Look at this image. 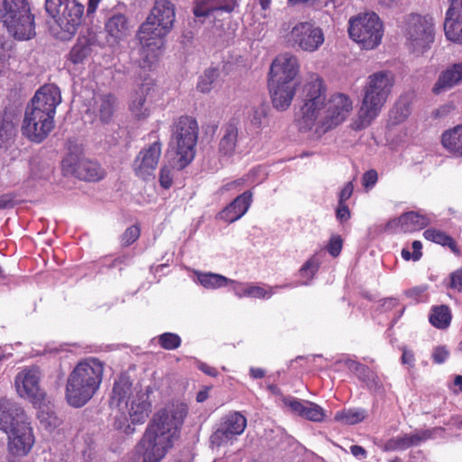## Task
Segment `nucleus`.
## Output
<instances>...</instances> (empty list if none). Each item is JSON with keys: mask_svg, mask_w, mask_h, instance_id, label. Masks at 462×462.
Wrapping results in <instances>:
<instances>
[{"mask_svg": "<svg viewBox=\"0 0 462 462\" xmlns=\"http://www.w3.org/2000/svg\"><path fill=\"white\" fill-rule=\"evenodd\" d=\"M117 107V98L110 94H99L94 97L93 114L103 123L111 122Z\"/></svg>", "mask_w": 462, "mask_h": 462, "instance_id": "nucleus-27", "label": "nucleus"}, {"mask_svg": "<svg viewBox=\"0 0 462 462\" xmlns=\"http://www.w3.org/2000/svg\"><path fill=\"white\" fill-rule=\"evenodd\" d=\"M426 286L414 287L407 291V295L418 300L426 291Z\"/></svg>", "mask_w": 462, "mask_h": 462, "instance_id": "nucleus-64", "label": "nucleus"}, {"mask_svg": "<svg viewBox=\"0 0 462 462\" xmlns=\"http://www.w3.org/2000/svg\"><path fill=\"white\" fill-rule=\"evenodd\" d=\"M377 180L378 174L376 171L370 170L364 173L362 178V184L365 189H369L375 185Z\"/></svg>", "mask_w": 462, "mask_h": 462, "instance_id": "nucleus-56", "label": "nucleus"}, {"mask_svg": "<svg viewBox=\"0 0 462 462\" xmlns=\"http://www.w3.org/2000/svg\"><path fill=\"white\" fill-rule=\"evenodd\" d=\"M448 355L449 353L446 346H438L434 348L432 353L433 362L436 364H442L447 360Z\"/></svg>", "mask_w": 462, "mask_h": 462, "instance_id": "nucleus-57", "label": "nucleus"}, {"mask_svg": "<svg viewBox=\"0 0 462 462\" xmlns=\"http://www.w3.org/2000/svg\"><path fill=\"white\" fill-rule=\"evenodd\" d=\"M223 132L218 144V152L222 156L231 157L236 150L239 130L235 124L231 123L224 127Z\"/></svg>", "mask_w": 462, "mask_h": 462, "instance_id": "nucleus-32", "label": "nucleus"}, {"mask_svg": "<svg viewBox=\"0 0 462 462\" xmlns=\"http://www.w3.org/2000/svg\"><path fill=\"white\" fill-rule=\"evenodd\" d=\"M451 318L449 308L446 305H440L432 308L430 322L435 328L443 329L449 326Z\"/></svg>", "mask_w": 462, "mask_h": 462, "instance_id": "nucleus-40", "label": "nucleus"}, {"mask_svg": "<svg viewBox=\"0 0 462 462\" xmlns=\"http://www.w3.org/2000/svg\"><path fill=\"white\" fill-rule=\"evenodd\" d=\"M348 33L362 49L374 50L383 38V24L377 14L366 13L352 17L349 22Z\"/></svg>", "mask_w": 462, "mask_h": 462, "instance_id": "nucleus-8", "label": "nucleus"}, {"mask_svg": "<svg viewBox=\"0 0 462 462\" xmlns=\"http://www.w3.org/2000/svg\"><path fill=\"white\" fill-rule=\"evenodd\" d=\"M414 354L412 351L407 349L406 347L402 348V363L403 365H408L410 366L414 365Z\"/></svg>", "mask_w": 462, "mask_h": 462, "instance_id": "nucleus-61", "label": "nucleus"}, {"mask_svg": "<svg viewBox=\"0 0 462 462\" xmlns=\"http://www.w3.org/2000/svg\"><path fill=\"white\" fill-rule=\"evenodd\" d=\"M62 168L67 173L74 174L77 178L87 181H96L104 176V171L98 163L79 158L72 153L62 161Z\"/></svg>", "mask_w": 462, "mask_h": 462, "instance_id": "nucleus-16", "label": "nucleus"}, {"mask_svg": "<svg viewBox=\"0 0 462 462\" xmlns=\"http://www.w3.org/2000/svg\"><path fill=\"white\" fill-rule=\"evenodd\" d=\"M403 33L408 50L417 55L423 54L435 39L433 21L420 14H410L405 22Z\"/></svg>", "mask_w": 462, "mask_h": 462, "instance_id": "nucleus-9", "label": "nucleus"}, {"mask_svg": "<svg viewBox=\"0 0 462 462\" xmlns=\"http://www.w3.org/2000/svg\"><path fill=\"white\" fill-rule=\"evenodd\" d=\"M125 406L133 424L144 423L151 411V403L148 402V396L142 393L133 395L131 401L125 402Z\"/></svg>", "mask_w": 462, "mask_h": 462, "instance_id": "nucleus-25", "label": "nucleus"}, {"mask_svg": "<svg viewBox=\"0 0 462 462\" xmlns=\"http://www.w3.org/2000/svg\"><path fill=\"white\" fill-rule=\"evenodd\" d=\"M266 119V113L263 108H257L254 111V113L251 116L250 122L251 125H254L255 128H261Z\"/></svg>", "mask_w": 462, "mask_h": 462, "instance_id": "nucleus-54", "label": "nucleus"}, {"mask_svg": "<svg viewBox=\"0 0 462 462\" xmlns=\"http://www.w3.org/2000/svg\"><path fill=\"white\" fill-rule=\"evenodd\" d=\"M435 430H417L411 434H403L389 439L385 448L388 450H403L411 446H418L432 437Z\"/></svg>", "mask_w": 462, "mask_h": 462, "instance_id": "nucleus-28", "label": "nucleus"}, {"mask_svg": "<svg viewBox=\"0 0 462 462\" xmlns=\"http://www.w3.org/2000/svg\"><path fill=\"white\" fill-rule=\"evenodd\" d=\"M365 418V412L363 410H346L337 411L335 420L347 425H353L361 422Z\"/></svg>", "mask_w": 462, "mask_h": 462, "instance_id": "nucleus-44", "label": "nucleus"}, {"mask_svg": "<svg viewBox=\"0 0 462 462\" xmlns=\"http://www.w3.org/2000/svg\"><path fill=\"white\" fill-rule=\"evenodd\" d=\"M246 425L247 420L241 412H229L222 419L219 428L211 435V444L220 447L232 442L245 431Z\"/></svg>", "mask_w": 462, "mask_h": 462, "instance_id": "nucleus-13", "label": "nucleus"}, {"mask_svg": "<svg viewBox=\"0 0 462 462\" xmlns=\"http://www.w3.org/2000/svg\"><path fill=\"white\" fill-rule=\"evenodd\" d=\"M342 244L343 242L339 236H333L328 245V253L334 257L337 256L342 250Z\"/></svg>", "mask_w": 462, "mask_h": 462, "instance_id": "nucleus-55", "label": "nucleus"}, {"mask_svg": "<svg viewBox=\"0 0 462 462\" xmlns=\"http://www.w3.org/2000/svg\"><path fill=\"white\" fill-rule=\"evenodd\" d=\"M54 119L44 115L43 112H38L27 107L23 121L22 124V134L30 141L40 143L53 130Z\"/></svg>", "mask_w": 462, "mask_h": 462, "instance_id": "nucleus-11", "label": "nucleus"}, {"mask_svg": "<svg viewBox=\"0 0 462 462\" xmlns=\"http://www.w3.org/2000/svg\"><path fill=\"white\" fill-rule=\"evenodd\" d=\"M284 286H259L254 283L249 284V296L253 299H270L276 291L277 289L283 288Z\"/></svg>", "mask_w": 462, "mask_h": 462, "instance_id": "nucleus-47", "label": "nucleus"}, {"mask_svg": "<svg viewBox=\"0 0 462 462\" xmlns=\"http://www.w3.org/2000/svg\"><path fill=\"white\" fill-rule=\"evenodd\" d=\"M5 433L10 456L25 457L34 445L35 439L30 419Z\"/></svg>", "mask_w": 462, "mask_h": 462, "instance_id": "nucleus-15", "label": "nucleus"}, {"mask_svg": "<svg viewBox=\"0 0 462 462\" xmlns=\"http://www.w3.org/2000/svg\"><path fill=\"white\" fill-rule=\"evenodd\" d=\"M302 102L298 125L300 131L322 134L338 126L349 116L353 109L351 98L337 93L326 101V88L320 77L315 73L308 76L302 88Z\"/></svg>", "mask_w": 462, "mask_h": 462, "instance_id": "nucleus-1", "label": "nucleus"}, {"mask_svg": "<svg viewBox=\"0 0 462 462\" xmlns=\"http://www.w3.org/2000/svg\"><path fill=\"white\" fill-rule=\"evenodd\" d=\"M423 236L429 241H432L441 245H447L453 252L457 251V246L454 239L442 231L434 228H430L424 231Z\"/></svg>", "mask_w": 462, "mask_h": 462, "instance_id": "nucleus-43", "label": "nucleus"}, {"mask_svg": "<svg viewBox=\"0 0 462 462\" xmlns=\"http://www.w3.org/2000/svg\"><path fill=\"white\" fill-rule=\"evenodd\" d=\"M45 9L69 35L76 32L84 14V5L77 0H45Z\"/></svg>", "mask_w": 462, "mask_h": 462, "instance_id": "nucleus-10", "label": "nucleus"}, {"mask_svg": "<svg viewBox=\"0 0 462 462\" xmlns=\"http://www.w3.org/2000/svg\"><path fill=\"white\" fill-rule=\"evenodd\" d=\"M410 106L405 101H398L389 111L388 124L390 125H397L403 123L410 116Z\"/></svg>", "mask_w": 462, "mask_h": 462, "instance_id": "nucleus-41", "label": "nucleus"}, {"mask_svg": "<svg viewBox=\"0 0 462 462\" xmlns=\"http://www.w3.org/2000/svg\"><path fill=\"white\" fill-rule=\"evenodd\" d=\"M8 32L21 41L30 40L35 36L34 15L27 14L14 17V21L4 22Z\"/></svg>", "mask_w": 462, "mask_h": 462, "instance_id": "nucleus-24", "label": "nucleus"}, {"mask_svg": "<svg viewBox=\"0 0 462 462\" xmlns=\"http://www.w3.org/2000/svg\"><path fill=\"white\" fill-rule=\"evenodd\" d=\"M174 21V5L169 0H155L137 34L144 66L149 67L158 60L164 45V37L171 31Z\"/></svg>", "mask_w": 462, "mask_h": 462, "instance_id": "nucleus-3", "label": "nucleus"}, {"mask_svg": "<svg viewBox=\"0 0 462 462\" xmlns=\"http://www.w3.org/2000/svg\"><path fill=\"white\" fill-rule=\"evenodd\" d=\"M37 417L45 428H54L60 424V420L55 412L46 405L40 406Z\"/></svg>", "mask_w": 462, "mask_h": 462, "instance_id": "nucleus-46", "label": "nucleus"}, {"mask_svg": "<svg viewBox=\"0 0 462 462\" xmlns=\"http://www.w3.org/2000/svg\"><path fill=\"white\" fill-rule=\"evenodd\" d=\"M411 247H412V250H413V253H412V260L413 261H418L420 259L422 254H421V248H422V245H421V242L420 241H413L412 245H411Z\"/></svg>", "mask_w": 462, "mask_h": 462, "instance_id": "nucleus-63", "label": "nucleus"}, {"mask_svg": "<svg viewBox=\"0 0 462 462\" xmlns=\"http://www.w3.org/2000/svg\"><path fill=\"white\" fill-rule=\"evenodd\" d=\"M92 53V42L87 38H79L69 52V60L74 64L82 63Z\"/></svg>", "mask_w": 462, "mask_h": 462, "instance_id": "nucleus-39", "label": "nucleus"}, {"mask_svg": "<svg viewBox=\"0 0 462 462\" xmlns=\"http://www.w3.org/2000/svg\"><path fill=\"white\" fill-rule=\"evenodd\" d=\"M149 90L148 85H143L131 99L129 109L132 115L138 120L145 119L150 116L151 109L146 102V96Z\"/></svg>", "mask_w": 462, "mask_h": 462, "instance_id": "nucleus-33", "label": "nucleus"}, {"mask_svg": "<svg viewBox=\"0 0 462 462\" xmlns=\"http://www.w3.org/2000/svg\"><path fill=\"white\" fill-rule=\"evenodd\" d=\"M354 190V185L352 181H348L339 193L338 203H345L352 195Z\"/></svg>", "mask_w": 462, "mask_h": 462, "instance_id": "nucleus-59", "label": "nucleus"}, {"mask_svg": "<svg viewBox=\"0 0 462 462\" xmlns=\"http://www.w3.org/2000/svg\"><path fill=\"white\" fill-rule=\"evenodd\" d=\"M283 402L293 413L309 420L319 422L322 421L325 417L324 410L314 402L298 400L296 398H286Z\"/></svg>", "mask_w": 462, "mask_h": 462, "instance_id": "nucleus-23", "label": "nucleus"}, {"mask_svg": "<svg viewBox=\"0 0 462 462\" xmlns=\"http://www.w3.org/2000/svg\"><path fill=\"white\" fill-rule=\"evenodd\" d=\"M236 5V0H195L193 13L196 17H206L217 11L231 13Z\"/></svg>", "mask_w": 462, "mask_h": 462, "instance_id": "nucleus-29", "label": "nucleus"}, {"mask_svg": "<svg viewBox=\"0 0 462 462\" xmlns=\"http://www.w3.org/2000/svg\"><path fill=\"white\" fill-rule=\"evenodd\" d=\"M431 219L419 212H407L399 217V224L405 232H413L426 227Z\"/></svg>", "mask_w": 462, "mask_h": 462, "instance_id": "nucleus-35", "label": "nucleus"}, {"mask_svg": "<svg viewBox=\"0 0 462 462\" xmlns=\"http://www.w3.org/2000/svg\"><path fill=\"white\" fill-rule=\"evenodd\" d=\"M219 78V71L217 69H208L199 78L197 88L202 93L210 92Z\"/></svg>", "mask_w": 462, "mask_h": 462, "instance_id": "nucleus-42", "label": "nucleus"}, {"mask_svg": "<svg viewBox=\"0 0 462 462\" xmlns=\"http://www.w3.org/2000/svg\"><path fill=\"white\" fill-rule=\"evenodd\" d=\"M105 365L96 357L79 361L69 373L65 388L68 403L75 408L84 406L100 388Z\"/></svg>", "mask_w": 462, "mask_h": 462, "instance_id": "nucleus-5", "label": "nucleus"}, {"mask_svg": "<svg viewBox=\"0 0 462 462\" xmlns=\"http://www.w3.org/2000/svg\"><path fill=\"white\" fill-rule=\"evenodd\" d=\"M140 236V229L137 226H132L128 227L123 234L121 242L124 245H130L133 244Z\"/></svg>", "mask_w": 462, "mask_h": 462, "instance_id": "nucleus-51", "label": "nucleus"}, {"mask_svg": "<svg viewBox=\"0 0 462 462\" xmlns=\"http://www.w3.org/2000/svg\"><path fill=\"white\" fill-rule=\"evenodd\" d=\"M255 174V171H251L248 175L245 177L240 178L238 180L227 182L226 184L223 185L219 189L220 193H225L226 191L233 190V189H240L245 182L250 181V183H253V180H251L253 176Z\"/></svg>", "mask_w": 462, "mask_h": 462, "instance_id": "nucleus-49", "label": "nucleus"}, {"mask_svg": "<svg viewBox=\"0 0 462 462\" xmlns=\"http://www.w3.org/2000/svg\"><path fill=\"white\" fill-rule=\"evenodd\" d=\"M41 372L37 367H27L19 372L14 378L17 394L32 402L43 399L44 392L41 388Z\"/></svg>", "mask_w": 462, "mask_h": 462, "instance_id": "nucleus-14", "label": "nucleus"}, {"mask_svg": "<svg viewBox=\"0 0 462 462\" xmlns=\"http://www.w3.org/2000/svg\"><path fill=\"white\" fill-rule=\"evenodd\" d=\"M19 115L14 109H6L0 119V147L7 146L17 133Z\"/></svg>", "mask_w": 462, "mask_h": 462, "instance_id": "nucleus-31", "label": "nucleus"}, {"mask_svg": "<svg viewBox=\"0 0 462 462\" xmlns=\"http://www.w3.org/2000/svg\"><path fill=\"white\" fill-rule=\"evenodd\" d=\"M194 274L196 275L194 282L208 290H217L226 287L231 282V279L211 272L203 273L199 271H194Z\"/></svg>", "mask_w": 462, "mask_h": 462, "instance_id": "nucleus-36", "label": "nucleus"}, {"mask_svg": "<svg viewBox=\"0 0 462 462\" xmlns=\"http://www.w3.org/2000/svg\"><path fill=\"white\" fill-rule=\"evenodd\" d=\"M173 171L168 165H163L160 170L159 182L163 189H170L172 185Z\"/></svg>", "mask_w": 462, "mask_h": 462, "instance_id": "nucleus-50", "label": "nucleus"}, {"mask_svg": "<svg viewBox=\"0 0 462 462\" xmlns=\"http://www.w3.org/2000/svg\"><path fill=\"white\" fill-rule=\"evenodd\" d=\"M162 143L158 138L143 147L133 162L134 174L142 180L153 178L162 156Z\"/></svg>", "mask_w": 462, "mask_h": 462, "instance_id": "nucleus-12", "label": "nucleus"}, {"mask_svg": "<svg viewBox=\"0 0 462 462\" xmlns=\"http://www.w3.org/2000/svg\"><path fill=\"white\" fill-rule=\"evenodd\" d=\"M279 38L287 48L307 53L318 51L325 42L323 29L313 21H283Z\"/></svg>", "mask_w": 462, "mask_h": 462, "instance_id": "nucleus-6", "label": "nucleus"}, {"mask_svg": "<svg viewBox=\"0 0 462 462\" xmlns=\"http://www.w3.org/2000/svg\"><path fill=\"white\" fill-rule=\"evenodd\" d=\"M105 30L113 42H117L130 33L131 26L125 14L116 13L107 18Z\"/></svg>", "mask_w": 462, "mask_h": 462, "instance_id": "nucleus-30", "label": "nucleus"}, {"mask_svg": "<svg viewBox=\"0 0 462 462\" xmlns=\"http://www.w3.org/2000/svg\"><path fill=\"white\" fill-rule=\"evenodd\" d=\"M336 215L337 218L341 222L348 220L350 218L348 207L345 203H338Z\"/></svg>", "mask_w": 462, "mask_h": 462, "instance_id": "nucleus-58", "label": "nucleus"}, {"mask_svg": "<svg viewBox=\"0 0 462 462\" xmlns=\"http://www.w3.org/2000/svg\"><path fill=\"white\" fill-rule=\"evenodd\" d=\"M198 367L200 371H202L203 373L209 376L216 377L218 374L215 367H212L206 363H199Z\"/></svg>", "mask_w": 462, "mask_h": 462, "instance_id": "nucleus-62", "label": "nucleus"}, {"mask_svg": "<svg viewBox=\"0 0 462 462\" xmlns=\"http://www.w3.org/2000/svg\"><path fill=\"white\" fill-rule=\"evenodd\" d=\"M28 420L19 404L8 399L0 400V430L8 432Z\"/></svg>", "mask_w": 462, "mask_h": 462, "instance_id": "nucleus-20", "label": "nucleus"}, {"mask_svg": "<svg viewBox=\"0 0 462 462\" xmlns=\"http://www.w3.org/2000/svg\"><path fill=\"white\" fill-rule=\"evenodd\" d=\"M462 82V60L448 66L440 72L432 87L435 95H440L458 86Z\"/></svg>", "mask_w": 462, "mask_h": 462, "instance_id": "nucleus-21", "label": "nucleus"}, {"mask_svg": "<svg viewBox=\"0 0 462 462\" xmlns=\"http://www.w3.org/2000/svg\"><path fill=\"white\" fill-rule=\"evenodd\" d=\"M252 196L250 191L239 195L219 213V217L227 223L238 220L247 212L252 203Z\"/></svg>", "mask_w": 462, "mask_h": 462, "instance_id": "nucleus-26", "label": "nucleus"}, {"mask_svg": "<svg viewBox=\"0 0 462 462\" xmlns=\"http://www.w3.org/2000/svg\"><path fill=\"white\" fill-rule=\"evenodd\" d=\"M441 142L449 152L462 156V125L444 132Z\"/></svg>", "mask_w": 462, "mask_h": 462, "instance_id": "nucleus-38", "label": "nucleus"}, {"mask_svg": "<svg viewBox=\"0 0 462 462\" xmlns=\"http://www.w3.org/2000/svg\"><path fill=\"white\" fill-rule=\"evenodd\" d=\"M158 343L166 350H174L180 346L181 338L175 333L166 332L158 337Z\"/></svg>", "mask_w": 462, "mask_h": 462, "instance_id": "nucleus-48", "label": "nucleus"}, {"mask_svg": "<svg viewBox=\"0 0 462 462\" xmlns=\"http://www.w3.org/2000/svg\"><path fill=\"white\" fill-rule=\"evenodd\" d=\"M31 6L27 0H4L1 18L4 22L14 21V17L31 14Z\"/></svg>", "mask_w": 462, "mask_h": 462, "instance_id": "nucleus-34", "label": "nucleus"}, {"mask_svg": "<svg viewBox=\"0 0 462 462\" xmlns=\"http://www.w3.org/2000/svg\"><path fill=\"white\" fill-rule=\"evenodd\" d=\"M61 102V95L59 88L55 85H44L34 95L30 108L54 119L56 107Z\"/></svg>", "mask_w": 462, "mask_h": 462, "instance_id": "nucleus-18", "label": "nucleus"}, {"mask_svg": "<svg viewBox=\"0 0 462 462\" xmlns=\"http://www.w3.org/2000/svg\"><path fill=\"white\" fill-rule=\"evenodd\" d=\"M320 265V261L317 256L310 257L300 269V275L305 281L301 284L307 285L309 282L314 277Z\"/></svg>", "mask_w": 462, "mask_h": 462, "instance_id": "nucleus-45", "label": "nucleus"}, {"mask_svg": "<svg viewBox=\"0 0 462 462\" xmlns=\"http://www.w3.org/2000/svg\"><path fill=\"white\" fill-rule=\"evenodd\" d=\"M229 284L233 285L232 291L236 297L240 299L245 297L248 298L250 282H240L235 280H231Z\"/></svg>", "mask_w": 462, "mask_h": 462, "instance_id": "nucleus-52", "label": "nucleus"}, {"mask_svg": "<svg viewBox=\"0 0 462 462\" xmlns=\"http://www.w3.org/2000/svg\"><path fill=\"white\" fill-rule=\"evenodd\" d=\"M188 413V405L179 401L166 403L154 413L135 447L143 462L162 461L180 438Z\"/></svg>", "mask_w": 462, "mask_h": 462, "instance_id": "nucleus-2", "label": "nucleus"}, {"mask_svg": "<svg viewBox=\"0 0 462 462\" xmlns=\"http://www.w3.org/2000/svg\"><path fill=\"white\" fill-rule=\"evenodd\" d=\"M395 76L390 70L370 74L362 90L361 106L351 126L359 131L367 128L380 115L392 94Z\"/></svg>", "mask_w": 462, "mask_h": 462, "instance_id": "nucleus-4", "label": "nucleus"}, {"mask_svg": "<svg viewBox=\"0 0 462 462\" xmlns=\"http://www.w3.org/2000/svg\"><path fill=\"white\" fill-rule=\"evenodd\" d=\"M132 383L128 377L121 376L114 383L111 401L113 404L120 406L123 402L131 401Z\"/></svg>", "mask_w": 462, "mask_h": 462, "instance_id": "nucleus-37", "label": "nucleus"}, {"mask_svg": "<svg viewBox=\"0 0 462 462\" xmlns=\"http://www.w3.org/2000/svg\"><path fill=\"white\" fill-rule=\"evenodd\" d=\"M14 206V199L11 194H4L0 196V210L10 208Z\"/></svg>", "mask_w": 462, "mask_h": 462, "instance_id": "nucleus-60", "label": "nucleus"}, {"mask_svg": "<svg viewBox=\"0 0 462 462\" xmlns=\"http://www.w3.org/2000/svg\"><path fill=\"white\" fill-rule=\"evenodd\" d=\"M448 287L462 291V267L450 273Z\"/></svg>", "mask_w": 462, "mask_h": 462, "instance_id": "nucleus-53", "label": "nucleus"}, {"mask_svg": "<svg viewBox=\"0 0 462 462\" xmlns=\"http://www.w3.org/2000/svg\"><path fill=\"white\" fill-rule=\"evenodd\" d=\"M198 134V123L190 116H180L172 125L170 146L177 155L176 163L180 169L194 159Z\"/></svg>", "mask_w": 462, "mask_h": 462, "instance_id": "nucleus-7", "label": "nucleus"}, {"mask_svg": "<svg viewBox=\"0 0 462 462\" xmlns=\"http://www.w3.org/2000/svg\"><path fill=\"white\" fill-rule=\"evenodd\" d=\"M446 12L444 32L450 42L462 44V0H449Z\"/></svg>", "mask_w": 462, "mask_h": 462, "instance_id": "nucleus-19", "label": "nucleus"}, {"mask_svg": "<svg viewBox=\"0 0 462 462\" xmlns=\"http://www.w3.org/2000/svg\"><path fill=\"white\" fill-rule=\"evenodd\" d=\"M269 88L273 106L278 110H286L291 106L295 95V83L269 80Z\"/></svg>", "mask_w": 462, "mask_h": 462, "instance_id": "nucleus-22", "label": "nucleus"}, {"mask_svg": "<svg viewBox=\"0 0 462 462\" xmlns=\"http://www.w3.org/2000/svg\"><path fill=\"white\" fill-rule=\"evenodd\" d=\"M300 70V62L296 55L284 52L278 55L272 62L270 79L273 82L294 83L293 80Z\"/></svg>", "mask_w": 462, "mask_h": 462, "instance_id": "nucleus-17", "label": "nucleus"}]
</instances>
